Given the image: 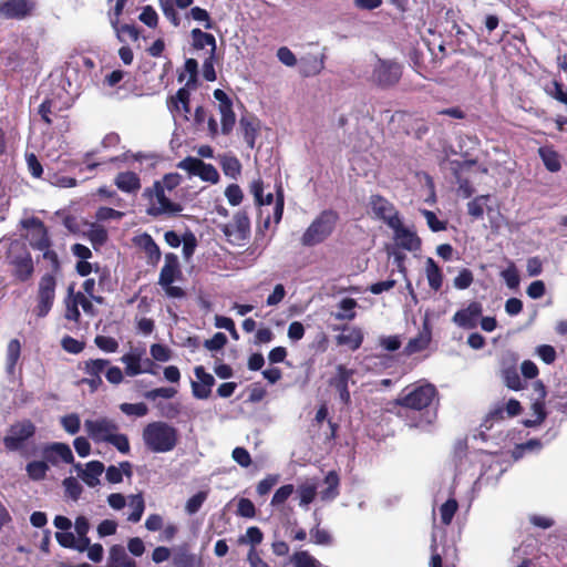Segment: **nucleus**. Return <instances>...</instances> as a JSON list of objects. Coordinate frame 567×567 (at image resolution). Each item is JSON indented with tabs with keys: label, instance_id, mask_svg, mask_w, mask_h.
Instances as JSON below:
<instances>
[{
	"label": "nucleus",
	"instance_id": "7",
	"mask_svg": "<svg viewBox=\"0 0 567 567\" xmlns=\"http://www.w3.org/2000/svg\"><path fill=\"white\" fill-rule=\"evenodd\" d=\"M403 73V66L395 60L378 58L373 66L371 80L381 89L395 86Z\"/></svg>",
	"mask_w": 567,
	"mask_h": 567
},
{
	"label": "nucleus",
	"instance_id": "47",
	"mask_svg": "<svg viewBox=\"0 0 567 567\" xmlns=\"http://www.w3.org/2000/svg\"><path fill=\"white\" fill-rule=\"evenodd\" d=\"M458 509V503L455 498H449L440 507L441 523L450 525L453 520L455 513Z\"/></svg>",
	"mask_w": 567,
	"mask_h": 567
},
{
	"label": "nucleus",
	"instance_id": "45",
	"mask_svg": "<svg viewBox=\"0 0 567 567\" xmlns=\"http://www.w3.org/2000/svg\"><path fill=\"white\" fill-rule=\"evenodd\" d=\"M264 539V533L257 526H250L247 528L246 534L238 538L239 545L250 544L251 547L256 548L257 545L261 544Z\"/></svg>",
	"mask_w": 567,
	"mask_h": 567
},
{
	"label": "nucleus",
	"instance_id": "39",
	"mask_svg": "<svg viewBox=\"0 0 567 567\" xmlns=\"http://www.w3.org/2000/svg\"><path fill=\"white\" fill-rule=\"evenodd\" d=\"M49 465L44 460L29 462L25 466L27 475L32 481H42L45 478L49 471Z\"/></svg>",
	"mask_w": 567,
	"mask_h": 567
},
{
	"label": "nucleus",
	"instance_id": "41",
	"mask_svg": "<svg viewBox=\"0 0 567 567\" xmlns=\"http://www.w3.org/2000/svg\"><path fill=\"white\" fill-rule=\"evenodd\" d=\"M186 18L202 22L204 28L207 30H212L216 27L215 22L210 18L209 12L200 7L190 8L189 12L186 14Z\"/></svg>",
	"mask_w": 567,
	"mask_h": 567
},
{
	"label": "nucleus",
	"instance_id": "25",
	"mask_svg": "<svg viewBox=\"0 0 567 567\" xmlns=\"http://www.w3.org/2000/svg\"><path fill=\"white\" fill-rule=\"evenodd\" d=\"M342 333L336 337V342L338 346H347L350 350H358L363 342V333L360 328L353 327L349 328L348 326H343L340 328Z\"/></svg>",
	"mask_w": 567,
	"mask_h": 567
},
{
	"label": "nucleus",
	"instance_id": "56",
	"mask_svg": "<svg viewBox=\"0 0 567 567\" xmlns=\"http://www.w3.org/2000/svg\"><path fill=\"white\" fill-rule=\"evenodd\" d=\"M310 536L316 545L329 546L332 544V536L327 529L320 528L319 524L310 529Z\"/></svg>",
	"mask_w": 567,
	"mask_h": 567
},
{
	"label": "nucleus",
	"instance_id": "24",
	"mask_svg": "<svg viewBox=\"0 0 567 567\" xmlns=\"http://www.w3.org/2000/svg\"><path fill=\"white\" fill-rule=\"evenodd\" d=\"M394 230L395 239L400 247L403 249H406L409 251H415L421 248V239L420 237L405 228L402 224V221H399L398 227H391Z\"/></svg>",
	"mask_w": 567,
	"mask_h": 567
},
{
	"label": "nucleus",
	"instance_id": "20",
	"mask_svg": "<svg viewBox=\"0 0 567 567\" xmlns=\"http://www.w3.org/2000/svg\"><path fill=\"white\" fill-rule=\"evenodd\" d=\"M133 243L136 247L145 252L147 265L156 267L162 258V252L158 245L155 243L153 237L143 233L133 238Z\"/></svg>",
	"mask_w": 567,
	"mask_h": 567
},
{
	"label": "nucleus",
	"instance_id": "53",
	"mask_svg": "<svg viewBox=\"0 0 567 567\" xmlns=\"http://www.w3.org/2000/svg\"><path fill=\"white\" fill-rule=\"evenodd\" d=\"M202 181L216 184L219 182V173L213 164L205 163L203 161L197 175Z\"/></svg>",
	"mask_w": 567,
	"mask_h": 567
},
{
	"label": "nucleus",
	"instance_id": "29",
	"mask_svg": "<svg viewBox=\"0 0 567 567\" xmlns=\"http://www.w3.org/2000/svg\"><path fill=\"white\" fill-rule=\"evenodd\" d=\"M538 155L544 166L550 173H557L561 168L560 155L553 146H542L538 148Z\"/></svg>",
	"mask_w": 567,
	"mask_h": 567
},
{
	"label": "nucleus",
	"instance_id": "10",
	"mask_svg": "<svg viewBox=\"0 0 567 567\" xmlns=\"http://www.w3.org/2000/svg\"><path fill=\"white\" fill-rule=\"evenodd\" d=\"M56 278L53 274H44L38 285L37 305L33 313L38 318H44L51 311L55 300Z\"/></svg>",
	"mask_w": 567,
	"mask_h": 567
},
{
	"label": "nucleus",
	"instance_id": "48",
	"mask_svg": "<svg viewBox=\"0 0 567 567\" xmlns=\"http://www.w3.org/2000/svg\"><path fill=\"white\" fill-rule=\"evenodd\" d=\"M293 567H319L320 563L307 550L296 551L291 556Z\"/></svg>",
	"mask_w": 567,
	"mask_h": 567
},
{
	"label": "nucleus",
	"instance_id": "43",
	"mask_svg": "<svg viewBox=\"0 0 567 567\" xmlns=\"http://www.w3.org/2000/svg\"><path fill=\"white\" fill-rule=\"evenodd\" d=\"M489 199V195H478L467 203V213L475 219L484 216V206Z\"/></svg>",
	"mask_w": 567,
	"mask_h": 567
},
{
	"label": "nucleus",
	"instance_id": "40",
	"mask_svg": "<svg viewBox=\"0 0 567 567\" xmlns=\"http://www.w3.org/2000/svg\"><path fill=\"white\" fill-rule=\"evenodd\" d=\"M87 237L93 246L94 249H99L101 246H103L107 239L109 234L104 226L93 224L90 230L87 231Z\"/></svg>",
	"mask_w": 567,
	"mask_h": 567
},
{
	"label": "nucleus",
	"instance_id": "21",
	"mask_svg": "<svg viewBox=\"0 0 567 567\" xmlns=\"http://www.w3.org/2000/svg\"><path fill=\"white\" fill-rule=\"evenodd\" d=\"M534 391L536 393L535 401L532 405L533 411L536 415L535 420H526L524 422L525 426L527 427H534L536 425H539L544 420L546 419V411H545V398H546V388L544 383L539 380L535 381L533 383Z\"/></svg>",
	"mask_w": 567,
	"mask_h": 567
},
{
	"label": "nucleus",
	"instance_id": "37",
	"mask_svg": "<svg viewBox=\"0 0 567 567\" xmlns=\"http://www.w3.org/2000/svg\"><path fill=\"white\" fill-rule=\"evenodd\" d=\"M357 306H358V302L353 298L342 299L338 305V308L340 309V311L333 313L334 319L348 320V321L353 320L357 316V313L354 311Z\"/></svg>",
	"mask_w": 567,
	"mask_h": 567
},
{
	"label": "nucleus",
	"instance_id": "30",
	"mask_svg": "<svg viewBox=\"0 0 567 567\" xmlns=\"http://www.w3.org/2000/svg\"><path fill=\"white\" fill-rule=\"evenodd\" d=\"M115 185L122 192L135 193L141 188V181L134 172H122L117 174Z\"/></svg>",
	"mask_w": 567,
	"mask_h": 567
},
{
	"label": "nucleus",
	"instance_id": "14",
	"mask_svg": "<svg viewBox=\"0 0 567 567\" xmlns=\"http://www.w3.org/2000/svg\"><path fill=\"white\" fill-rule=\"evenodd\" d=\"M370 205L377 218L382 219L389 227H398L401 219L391 202L381 195H372L370 197Z\"/></svg>",
	"mask_w": 567,
	"mask_h": 567
},
{
	"label": "nucleus",
	"instance_id": "18",
	"mask_svg": "<svg viewBox=\"0 0 567 567\" xmlns=\"http://www.w3.org/2000/svg\"><path fill=\"white\" fill-rule=\"evenodd\" d=\"M214 97L218 102V110L220 113L221 133L228 135L236 123V115L233 110V101L221 89L214 91Z\"/></svg>",
	"mask_w": 567,
	"mask_h": 567
},
{
	"label": "nucleus",
	"instance_id": "63",
	"mask_svg": "<svg viewBox=\"0 0 567 567\" xmlns=\"http://www.w3.org/2000/svg\"><path fill=\"white\" fill-rule=\"evenodd\" d=\"M278 474H268L264 480H261L256 487V492L260 496L267 495L274 486L279 482Z\"/></svg>",
	"mask_w": 567,
	"mask_h": 567
},
{
	"label": "nucleus",
	"instance_id": "32",
	"mask_svg": "<svg viewBox=\"0 0 567 567\" xmlns=\"http://www.w3.org/2000/svg\"><path fill=\"white\" fill-rule=\"evenodd\" d=\"M189 102H190V92L185 87H181L177 90L175 95H173L168 99L167 105L171 111H178L179 104H181L184 113L188 114L190 112Z\"/></svg>",
	"mask_w": 567,
	"mask_h": 567
},
{
	"label": "nucleus",
	"instance_id": "51",
	"mask_svg": "<svg viewBox=\"0 0 567 567\" xmlns=\"http://www.w3.org/2000/svg\"><path fill=\"white\" fill-rule=\"evenodd\" d=\"M509 289H516L519 286V274L514 262H511L506 269L501 272Z\"/></svg>",
	"mask_w": 567,
	"mask_h": 567
},
{
	"label": "nucleus",
	"instance_id": "5",
	"mask_svg": "<svg viewBox=\"0 0 567 567\" xmlns=\"http://www.w3.org/2000/svg\"><path fill=\"white\" fill-rule=\"evenodd\" d=\"M37 433V426L31 420H22L10 425L2 442L8 452H19L24 458L35 454V449L29 451L27 442Z\"/></svg>",
	"mask_w": 567,
	"mask_h": 567
},
{
	"label": "nucleus",
	"instance_id": "6",
	"mask_svg": "<svg viewBox=\"0 0 567 567\" xmlns=\"http://www.w3.org/2000/svg\"><path fill=\"white\" fill-rule=\"evenodd\" d=\"M143 195L150 200V206L146 209L148 216L177 215L183 210L181 204L172 202L165 195V189L158 181H155L152 187L145 188Z\"/></svg>",
	"mask_w": 567,
	"mask_h": 567
},
{
	"label": "nucleus",
	"instance_id": "55",
	"mask_svg": "<svg viewBox=\"0 0 567 567\" xmlns=\"http://www.w3.org/2000/svg\"><path fill=\"white\" fill-rule=\"evenodd\" d=\"M65 494L73 501H78L83 492L81 484L73 476L63 480Z\"/></svg>",
	"mask_w": 567,
	"mask_h": 567
},
{
	"label": "nucleus",
	"instance_id": "12",
	"mask_svg": "<svg viewBox=\"0 0 567 567\" xmlns=\"http://www.w3.org/2000/svg\"><path fill=\"white\" fill-rule=\"evenodd\" d=\"M227 240L233 245H240L250 236V220L245 210L234 215L233 221L218 226Z\"/></svg>",
	"mask_w": 567,
	"mask_h": 567
},
{
	"label": "nucleus",
	"instance_id": "4",
	"mask_svg": "<svg viewBox=\"0 0 567 567\" xmlns=\"http://www.w3.org/2000/svg\"><path fill=\"white\" fill-rule=\"evenodd\" d=\"M439 396V391L432 383L406 386L394 400V404L413 411H424Z\"/></svg>",
	"mask_w": 567,
	"mask_h": 567
},
{
	"label": "nucleus",
	"instance_id": "64",
	"mask_svg": "<svg viewBox=\"0 0 567 567\" xmlns=\"http://www.w3.org/2000/svg\"><path fill=\"white\" fill-rule=\"evenodd\" d=\"M295 492V487L292 484H286L279 487L272 498H271V505L272 506H279L284 504Z\"/></svg>",
	"mask_w": 567,
	"mask_h": 567
},
{
	"label": "nucleus",
	"instance_id": "13",
	"mask_svg": "<svg viewBox=\"0 0 567 567\" xmlns=\"http://www.w3.org/2000/svg\"><path fill=\"white\" fill-rule=\"evenodd\" d=\"M354 374V370L346 367L344 364H338L336 368V374L328 381L338 394L343 405L349 406L351 404V394L349 390V382Z\"/></svg>",
	"mask_w": 567,
	"mask_h": 567
},
{
	"label": "nucleus",
	"instance_id": "50",
	"mask_svg": "<svg viewBox=\"0 0 567 567\" xmlns=\"http://www.w3.org/2000/svg\"><path fill=\"white\" fill-rule=\"evenodd\" d=\"M207 497H208V492L207 491H199V492H197L195 495H193L186 502L185 512L188 515L196 514L200 509V507L203 506V504L205 503Z\"/></svg>",
	"mask_w": 567,
	"mask_h": 567
},
{
	"label": "nucleus",
	"instance_id": "31",
	"mask_svg": "<svg viewBox=\"0 0 567 567\" xmlns=\"http://www.w3.org/2000/svg\"><path fill=\"white\" fill-rule=\"evenodd\" d=\"M104 464L100 461H91L82 472V480L90 487H95L99 483V476L104 472Z\"/></svg>",
	"mask_w": 567,
	"mask_h": 567
},
{
	"label": "nucleus",
	"instance_id": "28",
	"mask_svg": "<svg viewBox=\"0 0 567 567\" xmlns=\"http://www.w3.org/2000/svg\"><path fill=\"white\" fill-rule=\"evenodd\" d=\"M193 39V47L196 50H203L209 47V54L215 55L217 50L216 39L212 33L204 32L203 30L195 28L190 32Z\"/></svg>",
	"mask_w": 567,
	"mask_h": 567
},
{
	"label": "nucleus",
	"instance_id": "3",
	"mask_svg": "<svg viewBox=\"0 0 567 567\" xmlns=\"http://www.w3.org/2000/svg\"><path fill=\"white\" fill-rule=\"evenodd\" d=\"M339 214L329 208L322 210L303 231L300 243L303 247H313L326 241L334 231Z\"/></svg>",
	"mask_w": 567,
	"mask_h": 567
},
{
	"label": "nucleus",
	"instance_id": "9",
	"mask_svg": "<svg viewBox=\"0 0 567 567\" xmlns=\"http://www.w3.org/2000/svg\"><path fill=\"white\" fill-rule=\"evenodd\" d=\"M9 264L13 267V276L20 281L29 280L34 271V265L30 251L23 244H12L9 255Z\"/></svg>",
	"mask_w": 567,
	"mask_h": 567
},
{
	"label": "nucleus",
	"instance_id": "60",
	"mask_svg": "<svg viewBox=\"0 0 567 567\" xmlns=\"http://www.w3.org/2000/svg\"><path fill=\"white\" fill-rule=\"evenodd\" d=\"M202 163L203 161L200 158L187 156L177 164V167L186 171L189 175L197 176Z\"/></svg>",
	"mask_w": 567,
	"mask_h": 567
},
{
	"label": "nucleus",
	"instance_id": "57",
	"mask_svg": "<svg viewBox=\"0 0 567 567\" xmlns=\"http://www.w3.org/2000/svg\"><path fill=\"white\" fill-rule=\"evenodd\" d=\"M409 59L411 61L412 68L414 71L422 75L423 78H426V66L423 62V53L419 49H412L409 52Z\"/></svg>",
	"mask_w": 567,
	"mask_h": 567
},
{
	"label": "nucleus",
	"instance_id": "1",
	"mask_svg": "<svg viewBox=\"0 0 567 567\" xmlns=\"http://www.w3.org/2000/svg\"><path fill=\"white\" fill-rule=\"evenodd\" d=\"M84 429L94 443H109L122 454L130 453L128 437L126 434L120 433V426L115 420L107 416L85 420Z\"/></svg>",
	"mask_w": 567,
	"mask_h": 567
},
{
	"label": "nucleus",
	"instance_id": "38",
	"mask_svg": "<svg viewBox=\"0 0 567 567\" xmlns=\"http://www.w3.org/2000/svg\"><path fill=\"white\" fill-rule=\"evenodd\" d=\"M431 341V337L425 333H419L415 338L409 340L404 347L403 353L405 355H412L414 353L425 350Z\"/></svg>",
	"mask_w": 567,
	"mask_h": 567
},
{
	"label": "nucleus",
	"instance_id": "42",
	"mask_svg": "<svg viewBox=\"0 0 567 567\" xmlns=\"http://www.w3.org/2000/svg\"><path fill=\"white\" fill-rule=\"evenodd\" d=\"M224 174L230 178H237L241 172V164L236 156H224L220 161Z\"/></svg>",
	"mask_w": 567,
	"mask_h": 567
},
{
	"label": "nucleus",
	"instance_id": "44",
	"mask_svg": "<svg viewBox=\"0 0 567 567\" xmlns=\"http://www.w3.org/2000/svg\"><path fill=\"white\" fill-rule=\"evenodd\" d=\"M130 505L132 506L133 511L128 515L127 519L132 523L140 522L145 509V502L142 494L131 495Z\"/></svg>",
	"mask_w": 567,
	"mask_h": 567
},
{
	"label": "nucleus",
	"instance_id": "11",
	"mask_svg": "<svg viewBox=\"0 0 567 567\" xmlns=\"http://www.w3.org/2000/svg\"><path fill=\"white\" fill-rule=\"evenodd\" d=\"M477 159L451 161L450 163L452 175L458 185L457 194L463 198H470L475 193L470 177L473 167L477 166Z\"/></svg>",
	"mask_w": 567,
	"mask_h": 567
},
{
	"label": "nucleus",
	"instance_id": "58",
	"mask_svg": "<svg viewBox=\"0 0 567 567\" xmlns=\"http://www.w3.org/2000/svg\"><path fill=\"white\" fill-rule=\"evenodd\" d=\"M110 364L106 359H92L85 362L84 373L87 375H101L105 368Z\"/></svg>",
	"mask_w": 567,
	"mask_h": 567
},
{
	"label": "nucleus",
	"instance_id": "36",
	"mask_svg": "<svg viewBox=\"0 0 567 567\" xmlns=\"http://www.w3.org/2000/svg\"><path fill=\"white\" fill-rule=\"evenodd\" d=\"M110 561L117 567H136L135 560L130 558L121 545H114L110 549Z\"/></svg>",
	"mask_w": 567,
	"mask_h": 567
},
{
	"label": "nucleus",
	"instance_id": "62",
	"mask_svg": "<svg viewBox=\"0 0 567 567\" xmlns=\"http://www.w3.org/2000/svg\"><path fill=\"white\" fill-rule=\"evenodd\" d=\"M150 353L152 358L159 362H166L172 357V350L162 343H154L150 348Z\"/></svg>",
	"mask_w": 567,
	"mask_h": 567
},
{
	"label": "nucleus",
	"instance_id": "61",
	"mask_svg": "<svg viewBox=\"0 0 567 567\" xmlns=\"http://www.w3.org/2000/svg\"><path fill=\"white\" fill-rule=\"evenodd\" d=\"M422 214L423 216L425 217L426 219V223H427V226L429 228L434 231V233H437V231H442V230H445L447 228V221L445 220H440L435 213L432 212V210H427V209H423L422 210Z\"/></svg>",
	"mask_w": 567,
	"mask_h": 567
},
{
	"label": "nucleus",
	"instance_id": "16",
	"mask_svg": "<svg viewBox=\"0 0 567 567\" xmlns=\"http://www.w3.org/2000/svg\"><path fill=\"white\" fill-rule=\"evenodd\" d=\"M42 456L47 464L58 466L60 462L65 464H73L74 456L71 447L66 443L53 442L48 443L42 447Z\"/></svg>",
	"mask_w": 567,
	"mask_h": 567
},
{
	"label": "nucleus",
	"instance_id": "17",
	"mask_svg": "<svg viewBox=\"0 0 567 567\" xmlns=\"http://www.w3.org/2000/svg\"><path fill=\"white\" fill-rule=\"evenodd\" d=\"M34 7L31 0H6L0 2V18L22 20L31 16Z\"/></svg>",
	"mask_w": 567,
	"mask_h": 567
},
{
	"label": "nucleus",
	"instance_id": "19",
	"mask_svg": "<svg viewBox=\"0 0 567 567\" xmlns=\"http://www.w3.org/2000/svg\"><path fill=\"white\" fill-rule=\"evenodd\" d=\"M482 313V303L478 301H472L466 308L456 311L452 318V321L460 328L471 330L476 328Z\"/></svg>",
	"mask_w": 567,
	"mask_h": 567
},
{
	"label": "nucleus",
	"instance_id": "59",
	"mask_svg": "<svg viewBox=\"0 0 567 567\" xmlns=\"http://www.w3.org/2000/svg\"><path fill=\"white\" fill-rule=\"evenodd\" d=\"M121 411L126 415L145 416L148 413V408L145 403H122L120 405Z\"/></svg>",
	"mask_w": 567,
	"mask_h": 567
},
{
	"label": "nucleus",
	"instance_id": "54",
	"mask_svg": "<svg viewBox=\"0 0 567 567\" xmlns=\"http://www.w3.org/2000/svg\"><path fill=\"white\" fill-rule=\"evenodd\" d=\"M177 394V390L173 386H163L150 390L144 393V398L150 401H155L157 398L172 399Z\"/></svg>",
	"mask_w": 567,
	"mask_h": 567
},
{
	"label": "nucleus",
	"instance_id": "2",
	"mask_svg": "<svg viewBox=\"0 0 567 567\" xmlns=\"http://www.w3.org/2000/svg\"><path fill=\"white\" fill-rule=\"evenodd\" d=\"M145 447L152 453H167L173 451L179 441L178 430L164 421H153L142 431Z\"/></svg>",
	"mask_w": 567,
	"mask_h": 567
},
{
	"label": "nucleus",
	"instance_id": "35",
	"mask_svg": "<svg viewBox=\"0 0 567 567\" xmlns=\"http://www.w3.org/2000/svg\"><path fill=\"white\" fill-rule=\"evenodd\" d=\"M123 474L131 476L132 475V465L130 462L124 461L120 463V467L115 465H111L106 468V481L111 484H118L123 481Z\"/></svg>",
	"mask_w": 567,
	"mask_h": 567
},
{
	"label": "nucleus",
	"instance_id": "23",
	"mask_svg": "<svg viewBox=\"0 0 567 567\" xmlns=\"http://www.w3.org/2000/svg\"><path fill=\"white\" fill-rule=\"evenodd\" d=\"M194 3V0H158L159 9L164 17L175 28L181 25L182 19L176 9L185 10Z\"/></svg>",
	"mask_w": 567,
	"mask_h": 567
},
{
	"label": "nucleus",
	"instance_id": "26",
	"mask_svg": "<svg viewBox=\"0 0 567 567\" xmlns=\"http://www.w3.org/2000/svg\"><path fill=\"white\" fill-rule=\"evenodd\" d=\"M174 567H202V558L189 551V546L184 544L179 546L173 556Z\"/></svg>",
	"mask_w": 567,
	"mask_h": 567
},
{
	"label": "nucleus",
	"instance_id": "46",
	"mask_svg": "<svg viewBox=\"0 0 567 567\" xmlns=\"http://www.w3.org/2000/svg\"><path fill=\"white\" fill-rule=\"evenodd\" d=\"M239 124L246 144L248 145V147L254 148L257 137V127L255 126L254 122L247 117H241Z\"/></svg>",
	"mask_w": 567,
	"mask_h": 567
},
{
	"label": "nucleus",
	"instance_id": "8",
	"mask_svg": "<svg viewBox=\"0 0 567 567\" xmlns=\"http://www.w3.org/2000/svg\"><path fill=\"white\" fill-rule=\"evenodd\" d=\"M182 277L181 265L177 255L167 252L165 255L164 266L161 269L158 285L164 288L166 295L171 298H183L185 291L173 282Z\"/></svg>",
	"mask_w": 567,
	"mask_h": 567
},
{
	"label": "nucleus",
	"instance_id": "49",
	"mask_svg": "<svg viewBox=\"0 0 567 567\" xmlns=\"http://www.w3.org/2000/svg\"><path fill=\"white\" fill-rule=\"evenodd\" d=\"M116 32L117 39L120 42H125V35H127L132 41H137L140 38V31L134 24H120L117 22L116 27H112Z\"/></svg>",
	"mask_w": 567,
	"mask_h": 567
},
{
	"label": "nucleus",
	"instance_id": "27",
	"mask_svg": "<svg viewBox=\"0 0 567 567\" xmlns=\"http://www.w3.org/2000/svg\"><path fill=\"white\" fill-rule=\"evenodd\" d=\"M121 361L125 364L124 372L128 377H135L143 372L154 374L155 371L151 369H143L142 358L140 353L130 352L121 358Z\"/></svg>",
	"mask_w": 567,
	"mask_h": 567
},
{
	"label": "nucleus",
	"instance_id": "52",
	"mask_svg": "<svg viewBox=\"0 0 567 567\" xmlns=\"http://www.w3.org/2000/svg\"><path fill=\"white\" fill-rule=\"evenodd\" d=\"M20 352H21L20 341L18 339L10 340V342L8 343V348H7V364L10 370H12L16 367V364L20 358Z\"/></svg>",
	"mask_w": 567,
	"mask_h": 567
},
{
	"label": "nucleus",
	"instance_id": "15",
	"mask_svg": "<svg viewBox=\"0 0 567 567\" xmlns=\"http://www.w3.org/2000/svg\"><path fill=\"white\" fill-rule=\"evenodd\" d=\"M21 225L25 229H31L30 245L37 250H43L51 247V240L44 223L38 217L23 219Z\"/></svg>",
	"mask_w": 567,
	"mask_h": 567
},
{
	"label": "nucleus",
	"instance_id": "33",
	"mask_svg": "<svg viewBox=\"0 0 567 567\" xmlns=\"http://www.w3.org/2000/svg\"><path fill=\"white\" fill-rule=\"evenodd\" d=\"M78 292L74 293L73 285L68 288V296L65 298V319L74 322H79L81 313L79 310Z\"/></svg>",
	"mask_w": 567,
	"mask_h": 567
},
{
	"label": "nucleus",
	"instance_id": "22",
	"mask_svg": "<svg viewBox=\"0 0 567 567\" xmlns=\"http://www.w3.org/2000/svg\"><path fill=\"white\" fill-rule=\"evenodd\" d=\"M499 374L504 384L511 390L519 391L526 385V382L519 377L515 360H504L501 364Z\"/></svg>",
	"mask_w": 567,
	"mask_h": 567
},
{
	"label": "nucleus",
	"instance_id": "34",
	"mask_svg": "<svg viewBox=\"0 0 567 567\" xmlns=\"http://www.w3.org/2000/svg\"><path fill=\"white\" fill-rule=\"evenodd\" d=\"M425 272L430 288L434 291L440 290L443 284V274L439 265L432 258H427L426 260Z\"/></svg>",
	"mask_w": 567,
	"mask_h": 567
}]
</instances>
